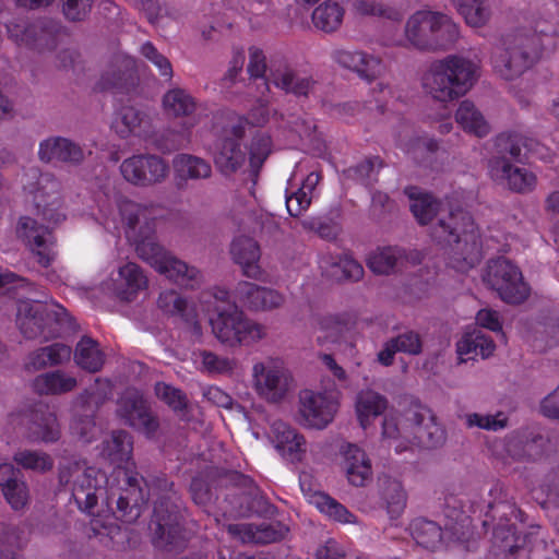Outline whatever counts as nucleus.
<instances>
[{
  "mask_svg": "<svg viewBox=\"0 0 559 559\" xmlns=\"http://www.w3.org/2000/svg\"><path fill=\"white\" fill-rule=\"evenodd\" d=\"M133 442L126 431H115L104 441L102 455L116 465L115 478L110 480L103 472L85 466V462L63 461L59 468V481L69 487L80 509L91 511L98 499H104L106 506L110 504L116 496L115 488L128 491L126 497L120 496L117 504L122 508L132 501L134 506L145 503L156 496V487H150L147 493L141 487L143 481L135 471L131 460Z\"/></svg>",
  "mask_w": 559,
  "mask_h": 559,
  "instance_id": "1",
  "label": "nucleus"
},
{
  "mask_svg": "<svg viewBox=\"0 0 559 559\" xmlns=\"http://www.w3.org/2000/svg\"><path fill=\"white\" fill-rule=\"evenodd\" d=\"M95 221L114 235L124 234L138 255L158 273L187 288L201 281L200 272L174 257L155 238L151 209L116 194L103 192L96 199Z\"/></svg>",
  "mask_w": 559,
  "mask_h": 559,
  "instance_id": "2",
  "label": "nucleus"
},
{
  "mask_svg": "<svg viewBox=\"0 0 559 559\" xmlns=\"http://www.w3.org/2000/svg\"><path fill=\"white\" fill-rule=\"evenodd\" d=\"M405 193L411 200V211L419 224H428L436 215H440L431 236L438 242H447L449 247L447 259L450 267L465 273L479 263L481 259L479 235L467 212L462 209L451 210L447 219L440 203L430 194L416 187L407 188Z\"/></svg>",
  "mask_w": 559,
  "mask_h": 559,
  "instance_id": "3",
  "label": "nucleus"
},
{
  "mask_svg": "<svg viewBox=\"0 0 559 559\" xmlns=\"http://www.w3.org/2000/svg\"><path fill=\"white\" fill-rule=\"evenodd\" d=\"M555 34L554 25L536 21L507 35L490 58L495 73L507 81L519 78L538 61Z\"/></svg>",
  "mask_w": 559,
  "mask_h": 559,
  "instance_id": "4",
  "label": "nucleus"
},
{
  "mask_svg": "<svg viewBox=\"0 0 559 559\" xmlns=\"http://www.w3.org/2000/svg\"><path fill=\"white\" fill-rule=\"evenodd\" d=\"M228 292L215 288L202 294L200 310L209 316L215 337L229 347L250 346L266 336L261 323L249 319L235 305L227 304Z\"/></svg>",
  "mask_w": 559,
  "mask_h": 559,
  "instance_id": "5",
  "label": "nucleus"
},
{
  "mask_svg": "<svg viewBox=\"0 0 559 559\" xmlns=\"http://www.w3.org/2000/svg\"><path fill=\"white\" fill-rule=\"evenodd\" d=\"M382 436L395 441V451L402 452L408 444L438 445L444 439V431L428 407L411 402L402 411H390L385 414Z\"/></svg>",
  "mask_w": 559,
  "mask_h": 559,
  "instance_id": "6",
  "label": "nucleus"
},
{
  "mask_svg": "<svg viewBox=\"0 0 559 559\" xmlns=\"http://www.w3.org/2000/svg\"><path fill=\"white\" fill-rule=\"evenodd\" d=\"M496 146L501 155L488 160V175L498 185L518 193H528L537 185L536 175L525 167L512 164L503 154H509L513 159L520 160L523 151L538 154L539 143L520 132H503L496 139Z\"/></svg>",
  "mask_w": 559,
  "mask_h": 559,
  "instance_id": "7",
  "label": "nucleus"
},
{
  "mask_svg": "<svg viewBox=\"0 0 559 559\" xmlns=\"http://www.w3.org/2000/svg\"><path fill=\"white\" fill-rule=\"evenodd\" d=\"M478 79V66L460 55L433 61L421 78L424 91L440 103L453 102L467 94Z\"/></svg>",
  "mask_w": 559,
  "mask_h": 559,
  "instance_id": "8",
  "label": "nucleus"
},
{
  "mask_svg": "<svg viewBox=\"0 0 559 559\" xmlns=\"http://www.w3.org/2000/svg\"><path fill=\"white\" fill-rule=\"evenodd\" d=\"M20 186L24 203L43 221L56 225L66 218L62 185L53 175L29 167L22 173Z\"/></svg>",
  "mask_w": 559,
  "mask_h": 559,
  "instance_id": "9",
  "label": "nucleus"
},
{
  "mask_svg": "<svg viewBox=\"0 0 559 559\" xmlns=\"http://www.w3.org/2000/svg\"><path fill=\"white\" fill-rule=\"evenodd\" d=\"M459 37V25L441 12L419 10L405 24V40L420 50L449 49Z\"/></svg>",
  "mask_w": 559,
  "mask_h": 559,
  "instance_id": "10",
  "label": "nucleus"
},
{
  "mask_svg": "<svg viewBox=\"0 0 559 559\" xmlns=\"http://www.w3.org/2000/svg\"><path fill=\"white\" fill-rule=\"evenodd\" d=\"M16 322L21 332L28 338H48L72 326V318L62 306H48L41 301L31 300L19 302Z\"/></svg>",
  "mask_w": 559,
  "mask_h": 559,
  "instance_id": "11",
  "label": "nucleus"
},
{
  "mask_svg": "<svg viewBox=\"0 0 559 559\" xmlns=\"http://www.w3.org/2000/svg\"><path fill=\"white\" fill-rule=\"evenodd\" d=\"M252 385L269 403L283 402L294 390V378L280 357H266L252 366Z\"/></svg>",
  "mask_w": 559,
  "mask_h": 559,
  "instance_id": "12",
  "label": "nucleus"
},
{
  "mask_svg": "<svg viewBox=\"0 0 559 559\" xmlns=\"http://www.w3.org/2000/svg\"><path fill=\"white\" fill-rule=\"evenodd\" d=\"M481 278L485 285L495 290L507 304L518 305L530 295V286L520 269L504 258L488 261Z\"/></svg>",
  "mask_w": 559,
  "mask_h": 559,
  "instance_id": "13",
  "label": "nucleus"
},
{
  "mask_svg": "<svg viewBox=\"0 0 559 559\" xmlns=\"http://www.w3.org/2000/svg\"><path fill=\"white\" fill-rule=\"evenodd\" d=\"M223 123V136L217 142L214 152V163L221 173L229 175L235 173L246 160V153L241 148L240 140L246 133L248 124L245 117L228 111L219 116Z\"/></svg>",
  "mask_w": 559,
  "mask_h": 559,
  "instance_id": "14",
  "label": "nucleus"
},
{
  "mask_svg": "<svg viewBox=\"0 0 559 559\" xmlns=\"http://www.w3.org/2000/svg\"><path fill=\"white\" fill-rule=\"evenodd\" d=\"M338 399L336 391L302 390L298 396L299 423L307 428L324 429L337 413Z\"/></svg>",
  "mask_w": 559,
  "mask_h": 559,
  "instance_id": "15",
  "label": "nucleus"
},
{
  "mask_svg": "<svg viewBox=\"0 0 559 559\" xmlns=\"http://www.w3.org/2000/svg\"><path fill=\"white\" fill-rule=\"evenodd\" d=\"M122 177L139 187L163 182L169 173L168 164L159 156L151 154L133 155L120 165Z\"/></svg>",
  "mask_w": 559,
  "mask_h": 559,
  "instance_id": "16",
  "label": "nucleus"
},
{
  "mask_svg": "<svg viewBox=\"0 0 559 559\" xmlns=\"http://www.w3.org/2000/svg\"><path fill=\"white\" fill-rule=\"evenodd\" d=\"M488 508L492 519H495L496 514H499L501 519L506 518L508 522V524L498 523L493 530V544L499 551L504 555L506 559L509 556L524 551L525 537L515 534L512 524H509L511 519L507 518L508 515L518 518L520 511L513 504L506 501L489 502Z\"/></svg>",
  "mask_w": 559,
  "mask_h": 559,
  "instance_id": "17",
  "label": "nucleus"
},
{
  "mask_svg": "<svg viewBox=\"0 0 559 559\" xmlns=\"http://www.w3.org/2000/svg\"><path fill=\"white\" fill-rule=\"evenodd\" d=\"M17 236L37 257L38 263L44 266L55 259V238L52 233L45 226L38 225L29 216H22L16 226Z\"/></svg>",
  "mask_w": 559,
  "mask_h": 559,
  "instance_id": "18",
  "label": "nucleus"
},
{
  "mask_svg": "<svg viewBox=\"0 0 559 559\" xmlns=\"http://www.w3.org/2000/svg\"><path fill=\"white\" fill-rule=\"evenodd\" d=\"M171 495L155 501L151 528L155 534V543L159 547L176 546L179 536L178 512L170 502Z\"/></svg>",
  "mask_w": 559,
  "mask_h": 559,
  "instance_id": "19",
  "label": "nucleus"
},
{
  "mask_svg": "<svg viewBox=\"0 0 559 559\" xmlns=\"http://www.w3.org/2000/svg\"><path fill=\"white\" fill-rule=\"evenodd\" d=\"M419 262V252H406L399 247L378 248L372 251L367 259L368 267L376 274L402 272L406 270L408 265H416Z\"/></svg>",
  "mask_w": 559,
  "mask_h": 559,
  "instance_id": "20",
  "label": "nucleus"
},
{
  "mask_svg": "<svg viewBox=\"0 0 559 559\" xmlns=\"http://www.w3.org/2000/svg\"><path fill=\"white\" fill-rule=\"evenodd\" d=\"M118 413L126 423L147 436L157 429V420L148 413L143 396L136 390H127L118 402Z\"/></svg>",
  "mask_w": 559,
  "mask_h": 559,
  "instance_id": "21",
  "label": "nucleus"
},
{
  "mask_svg": "<svg viewBox=\"0 0 559 559\" xmlns=\"http://www.w3.org/2000/svg\"><path fill=\"white\" fill-rule=\"evenodd\" d=\"M331 58L341 68L357 73L360 79L368 82L376 80L384 71L379 57L359 50L337 48L332 51Z\"/></svg>",
  "mask_w": 559,
  "mask_h": 559,
  "instance_id": "22",
  "label": "nucleus"
},
{
  "mask_svg": "<svg viewBox=\"0 0 559 559\" xmlns=\"http://www.w3.org/2000/svg\"><path fill=\"white\" fill-rule=\"evenodd\" d=\"M9 37L21 47L44 51L57 46L56 37L37 24H28L22 19H15L7 24Z\"/></svg>",
  "mask_w": 559,
  "mask_h": 559,
  "instance_id": "23",
  "label": "nucleus"
},
{
  "mask_svg": "<svg viewBox=\"0 0 559 559\" xmlns=\"http://www.w3.org/2000/svg\"><path fill=\"white\" fill-rule=\"evenodd\" d=\"M147 284L143 270L134 262H126L118 267L109 289L118 299L132 301L147 288Z\"/></svg>",
  "mask_w": 559,
  "mask_h": 559,
  "instance_id": "24",
  "label": "nucleus"
},
{
  "mask_svg": "<svg viewBox=\"0 0 559 559\" xmlns=\"http://www.w3.org/2000/svg\"><path fill=\"white\" fill-rule=\"evenodd\" d=\"M228 533L242 543L269 544L283 539L288 527L281 522L229 524Z\"/></svg>",
  "mask_w": 559,
  "mask_h": 559,
  "instance_id": "25",
  "label": "nucleus"
},
{
  "mask_svg": "<svg viewBox=\"0 0 559 559\" xmlns=\"http://www.w3.org/2000/svg\"><path fill=\"white\" fill-rule=\"evenodd\" d=\"M342 466L348 483L362 487L372 478V465L367 453L354 443H344L340 448Z\"/></svg>",
  "mask_w": 559,
  "mask_h": 559,
  "instance_id": "26",
  "label": "nucleus"
},
{
  "mask_svg": "<svg viewBox=\"0 0 559 559\" xmlns=\"http://www.w3.org/2000/svg\"><path fill=\"white\" fill-rule=\"evenodd\" d=\"M234 295L250 310H271L284 302V297L278 292L249 282L238 283Z\"/></svg>",
  "mask_w": 559,
  "mask_h": 559,
  "instance_id": "27",
  "label": "nucleus"
},
{
  "mask_svg": "<svg viewBox=\"0 0 559 559\" xmlns=\"http://www.w3.org/2000/svg\"><path fill=\"white\" fill-rule=\"evenodd\" d=\"M300 488L308 502L330 520L342 524H354L357 522L356 516L345 506L322 491L312 490L307 476L300 477Z\"/></svg>",
  "mask_w": 559,
  "mask_h": 559,
  "instance_id": "28",
  "label": "nucleus"
},
{
  "mask_svg": "<svg viewBox=\"0 0 559 559\" xmlns=\"http://www.w3.org/2000/svg\"><path fill=\"white\" fill-rule=\"evenodd\" d=\"M274 445L281 456L290 462H300L307 451V443L302 435L284 423L273 426Z\"/></svg>",
  "mask_w": 559,
  "mask_h": 559,
  "instance_id": "29",
  "label": "nucleus"
},
{
  "mask_svg": "<svg viewBox=\"0 0 559 559\" xmlns=\"http://www.w3.org/2000/svg\"><path fill=\"white\" fill-rule=\"evenodd\" d=\"M230 253L235 263L240 265L243 275L260 278L262 274L259 265L261 252L254 239L245 236L235 238L230 246Z\"/></svg>",
  "mask_w": 559,
  "mask_h": 559,
  "instance_id": "30",
  "label": "nucleus"
},
{
  "mask_svg": "<svg viewBox=\"0 0 559 559\" xmlns=\"http://www.w3.org/2000/svg\"><path fill=\"white\" fill-rule=\"evenodd\" d=\"M38 157L46 163H79L83 158V151L70 140L56 136L46 139L39 143Z\"/></svg>",
  "mask_w": 559,
  "mask_h": 559,
  "instance_id": "31",
  "label": "nucleus"
},
{
  "mask_svg": "<svg viewBox=\"0 0 559 559\" xmlns=\"http://www.w3.org/2000/svg\"><path fill=\"white\" fill-rule=\"evenodd\" d=\"M386 408V397L371 389L359 391L355 397L356 418L364 429L369 428Z\"/></svg>",
  "mask_w": 559,
  "mask_h": 559,
  "instance_id": "32",
  "label": "nucleus"
},
{
  "mask_svg": "<svg viewBox=\"0 0 559 559\" xmlns=\"http://www.w3.org/2000/svg\"><path fill=\"white\" fill-rule=\"evenodd\" d=\"M495 348V343L476 328L465 332L456 345V352L462 362L477 356L487 358L492 355Z\"/></svg>",
  "mask_w": 559,
  "mask_h": 559,
  "instance_id": "33",
  "label": "nucleus"
},
{
  "mask_svg": "<svg viewBox=\"0 0 559 559\" xmlns=\"http://www.w3.org/2000/svg\"><path fill=\"white\" fill-rule=\"evenodd\" d=\"M76 385V378L62 370L41 373L32 383L33 390L41 395L64 394L73 391Z\"/></svg>",
  "mask_w": 559,
  "mask_h": 559,
  "instance_id": "34",
  "label": "nucleus"
},
{
  "mask_svg": "<svg viewBox=\"0 0 559 559\" xmlns=\"http://www.w3.org/2000/svg\"><path fill=\"white\" fill-rule=\"evenodd\" d=\"M158 307L167 314L181 318L199 333L197 306L181 298L175 290L163 292L158 298Z\"/></svg>",
  "mask_w": 559,
  "mask_h": 559,
  "instance_id": "35",
  "label": "nucleus"
},
{
  "mask_svg": "<svg viewBox=\"0 0 559 559\" xmlns=\"http://www.w3.org/2000/svg\"><path fill=\"white\" fill-rule=\"evenodd\" d=\"M455 121L465 132L478 138H484L490 132L489 122L469 99H464L459 104Z\"/></svg>",
  "mask_w": 559,
  "mask_h": 559,
  "instance_id": "36",
  "label": "nucleus"
},
{
  "mask_svg": "<svg viewBox=\"0 0 559 559\" xmlns=\"http://www.w3.org/2000/svg\"><path fill=\"white\" fill-rule=\"evenodd\" d=\"M382 500L391 519L399 518L406 507L407 495L402 483L390 476L379 479Z\"/></svg>",
  "mask_w": 559,
  "mask_h": 559,
  "instance_id": "37",
  "label": "nucleus"
},
{
  "mask_svg": "<svg viewBox=\"0 0 559 559\" xmlns=\"http://www.w3.org/2000/svg\"><path fill=\"white\" fill-rule=\"evenodd\" d=\"M28 438L46 443L57 441L60 438V428L56 415L50 412L36 411L32 416Z\"/></svg>",
  "mask_w": 559,
  "mask_h": 559,
  "instance_id": "38",
  "label": "nucleus"
},
{
  "mask_svg": "<svg viewBox=\"0 0 559 559\" xmlns=\"http://www.w3.org/2000/svg\"><path fill=\"white\" fill-rule=\"evenodd\" d=\"M409 530L414 540L427 549H438L445 539V532L436 522L426 519H415Z\"/></svg>",
  "mask_w": 559,
  "mask_h": 559,
  "instance_id": "39",
  "label": "nucleus"
},
{
  "mask_svg": "<svg viewBox=\"0 0 559 559\" xmlns=\"http://www.w3.org/2000/svg\"><path fill=\"white\" fill-rule=\"evenodd\" d=\"M344 8L336 0H326L319 4L312 12V23L316 28L332 33L343 23Z\"/></svg>",
  "mask_w": 559,
  "mask_h": 559,
  "instance_id": "40",
  "label": "nucleus"
},
{
  "mask_svg": "<svg viewBox=\"0 0 559 559\" xmlns=\"http://www.w3.org/2000/svg\"><path fill=\"white\" fill-rule=\"evenodd\" d=\"M465 23L474 28L485 26L491 17L488 0H451Z\"/></svg>",
  "mask_w": 559,
  "mask_h": 559,
  "instance_id": "41",
  "label": "nucleus"
},
{
  "mask_svg": "<svg viewBox=\"0 0 559 559\" xmlns=\"http://www.w3.org/2000/svg\"><path fill=\"white\" fill-rule=\"evenodd\" d=\"M321 180V174L311 171L302 181L301 187L286 197V207L290 216L301 215L311 204L314 189Z\"/></svg>",
  "mask_w": 559,
  "mask_h": 559,
  "instance_id": "42",
  "label": "nucleus"
},
{
  "mask_svg": "<svg viewBox=\"0 0 559 559\" xmlns=\"http://www.w3.org/2000/svg\"><path fill=\"white\" fill-rule=\"evenodd\" d=\"M75 364L88 372H97L102 369L105 356L98 343L91 337H83L76 345L74 355Z\"/></svg>",
  "mask_w": 559,
  "mask_h": 559,
  "instance_id": "43",
  "label": "nucleus"
},
{
  "mask_svg": "<svg viewBox=\"0 0 559 559\" xmlns=\"http://www.w3.org/2000/svg\"><path fill=\"white\" fill-rule=\"evenodd\" d=\"M535 439L530 440L526 431L512 432L495 447V452L502 459L522 460L530 455Z\"/></svg>",
  "mask_w": 559,
  "mask_h": 559,
  "instance_id": "44",
  "label": "nucleus"
},
{
  "mask_svg": "<svg viewBox=\"0 0 559 559\" xmlns=\"http://www.w3.org/2000/svg\"><path fill=\"white\" fill-rule=\"evenodd\" d=\"M173 166L177 178L181 180L207 178L212 171L211 165L204 159L188 154L177 155Z\"/></svg>",
  "mask_w": 559,
  "mask_h": 559,
  "instance_id": "45",
  "label": "nucleus"
},
{
  "mask_svg": "<svg viewBox=\"0 0 559 559\" xmlns=\"http://www.w3.org/2000/svg\"><path fill=\"white\" fill-rule=\"evenodd\" d=\"M163 106L166 114L174 117H187L197 109L194 98L182 88L168 91L164 95Z\"/></svg>",
  "mask_w": 559,
  "mask_h": 559,
  "instance_id": "46",
  "label": "nucleus"
},
{
  "mask_svg": "<svg viewBox=\"0 0 559 559\" xmlns=\"http://www.w3.org/2000/svg\"><path fill=\"white\" fill-rule=\"evenodd\" d=\"M145 123L144 114L131 106H126L116 115L112 121V129L121 138H126L130 134H140L142 126Z\"/></svg>",
  "mask_w": 559,
  "mask_h": 559,
  "instance_id": "47",
  "label": "nucleus"
},
{
  "mask_svg": "<svg viewBox=\"0 0 559 559\" xmlns=\"http://www.w3.org/2000/svg\"><path fill=\"white\" fill-rule=\"evenodd\" d=\"M272 82L276 87L296 95H306L310 88L309 79L296 75L288 68L273 71Z\"/></svg>",
  "mask_w": 559,
  "mask_h": 559,
  "instance_id": "48",
  "label": "nucleus"
},
{
  "mask_svg": "<svg viewBox=\"0 0 559 559\" xmlns=\"http://www.w3.org/2000/svg\"><path fill=\"white\" fill-rule=\"evenodd\" d=\"M14 462L25 469H31L37 473H45L53 466V461L49 454L36 450H22L17 451L14 456Z\"/></svg>",
  "mask_w": 559,
  "mask_h": 559,
  "instance_id": "49",
  "label": "nucleus"
},
{
  "mask_svg": "<svg viewBox=\"0 0 559 559\" xmlns=\"http://www.w3.org/2000/svg\"><path fill=\"white\" fill-rule=\"evenodd\" d=\"M352 9L360 15H378L394 21L402 17L400 10L384 7L376 0H352Z\"/></svg>",
  "mask_w": 559,
  "mask_h": 559,
  "instance_id": "50",
  "label": "nucleus"
},
{
  "mask_svg": "<svg viewBox=\"0 0 559 559\" xmlns=\"http://www.w3.org/2000/svg\"><path fill=\"white\" fill-rule=\"evenodd\" d=\"M266 63L263 51L258 47H250L248 72L254 79L258 90L270 91L269 84L264 79Z\"/></svg>",
  "mask_w": 559,
  "mask_h": 559,
  "instance_id": "51",
  "label": "nucleus"
},
{
  "mask_svg": "<svg viewBox=\"0 0 559 559\" xmlns=\"http://www.w3.org/2000/svg\"><path fill=\"white\" fill-rule=\"evenodd\" d=\"M465 424L468 428H480L497 431L507 426V416L503 413L496 415H484L478 413L466 414Z\"/></svg>",
  "mask_w": 559,
  "mask_h": 559,
  "instance_id": "52",
  "label": "nucleus"
},
{
  "mask_svg": "<svg viewBox=\"0 0 559 559\" xmlns=\"http://www.w3.org/2000/svg\"><path fill=\"white\" fill-rule=\"evenodd\" d=\"M271 138L264 132H255L249 147V159L253 168L260 167L271 152Z\"/></svg>",
  "mask_w": 559,
  "mask_h": 559,
  "instance_id": "53",
  "label": "nucleus"
},
{
  "mask_svg": "<svg viewBox=\"0 0 559 559\" xmlns=\"http://www.w3.org/2000/svg\"><path fill=\"white\" fill-rule=\"evenodd\" d=\"M202 368L210 373H228L236 368V360L221 357L211 352L200 354Z\"/></svg>",
  "mask_w": 559,
  "mask_h": 559,
  "instance_id": "54",
  "label": "nucleus"
},
{
  "mask_svg": "<svg viewBox=\"0 0 559 559\" xmlns=\"http://www.w3.org/2000/svg\"><path fill=\"white\" fill-rule=\"evenodd\" d=\"M2 493L13 510H22L28 503V487L24 480L11 484L9 487H3Z\"/></svg>",
  "mask_w": 559,
  "mask_h": 559,
  "instance_id": "55",
  "label": "nucleus"
},
{
  "mask_svg": "<svg viewBox=\"0 0 559 559\" xmlns=\"http://www.w3.org/2000/svg\"><path fill=\"white\" fill-rule=\"evenodd\" d=\"M155 393L159 400L166 403L174 411L182 409L186 406L187 401L185 394L180 390L167 383H156Z\"/></svg>",
  "mask_w": 559,
  "mask_h": 559,
  "instance_id": "56",
  "label": "nucleus"
},
{
  "mask_svg": "<svg viewBox=\"0 0 559 559\" xmlns=\"http://www.w3.org/2000/svg\"><path fill=\"white\" fill-rule=\"evenodd\" d=\"M343 326L334 318H324L319 322L317 341L321 345L335 343L341 337Z\"/></svg>",
  "mask_w": 559,
  "mask_h": 559,
  "instance_id": "57",
  "label": "nucleus"
},
{
  "mask_svg": "<svg viewBox=\"0 0 559 559\" xmlns=\"http://www.w3.org/2000/svg\"><path fill=\"white\" fill-rule=\"evenodd\" d=\"M332 267L334 270L331 272V275L335 277L338 276V271H341L343 277L352 281H358L364 275L361 264L349 255H344L337 262H334Z\"/></svg>",
  "mask_w": 559,
  "mask_h": 559,
  "instance_id": "58",
  "label": "nucleus"
},
{
  "mask_svg": "<svg viewBox=\"0 0 559 559\" xmlns=\"http://www.w3.org/2000/svg\"><path fill=\"white\" fill-rule=\"evenodd\" d=\"M141 53L158 69L162 76L167 79L173 76V67L169 60L158 52L151 43L147 41L142 45Z\"/></svg>",
  "mask_w": 559,
  "mask_h": 559,
  "instance_id": "59",
  "label": "nucleus"
},
{
  "mask_svg": "<svg viewBox=\"0 0 559 559\" xmlns=\"http://www.w3.org/2000/svg\"><path fill=\"white\" fill-rule=\"evenodd\" d=\"M265 90H259L260 95L257 98V106L252 108L249 112V118H245L248 122L246 129L249 126H264L270 121V110L267 108V104L270 102L269 97L265 95Z\"/></svg>",
  "mask_w": 559,
  "mask_h": 559,
  "instance_id": "60",
  "label": "nucleus"
},
{
  "mask_svg": "<svg viewBox=\"0 0 559 559\" xmlns=\"http://www.w3.org/2000/svg\"><path fill=\"white\" fill-rule=\"evenodd\" d=\"M397 145L414 158H418L424 152H433L438 146L435 140L427 138H415L408 142L399 141Z\"/></svg>",
  "mask_w": 559,
  "mask_h": 559,
  "instance_id": "61",
  "label": "nucleus"
},
{
  "mask_svg": "<svg viewBox=\"0 0 559 559\" xmlns=\"http://www.w3.org/2000/svg\"><path fill=\"white\" fill-rule=\"evenodd\" d=\"M301 225L305 229L313 230L325 239L335 238L337 235V227L323 217L306 218L301 222Z\"/></svg>",
  "mask_w": 559,
  "mask_h": 559,
  "instance_id": "62",
  "label": "nucleus"
},
{
  "mask_svg": "<svg viewBox=\"0 0 559 559\" xmlns=\"http://www.w3.org/2000/svg\"><path fill=\"white\" fill-rule=\"evenodd\" d=\"M93 0H64L63 12L67 19L80 21L84 19L92 5Z\"/></svg>",
  "mask_w": 559,
  "mask_h": 559,
  "instance_id": "63",
  "label": "nucleus"
},
{
  "mask_svg": "<svg viewBox=\"0 0 559 559\" xmlns=\"http://www.w3.org/2000/svg\"><path fill=\"white\" fill-rule=\"evenodd\" d=\"M317 559H346V549L334 539L326 540L316 551Z\"/></svg>",
  "mask_w": 559,
  "mask_h": 559,
  "instance_id": "64",
  "label": "nucleus"
}]
</instances>
